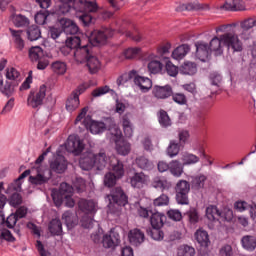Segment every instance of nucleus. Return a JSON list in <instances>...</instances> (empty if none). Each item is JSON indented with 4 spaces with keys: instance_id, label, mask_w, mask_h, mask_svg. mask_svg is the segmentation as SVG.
<instances>
[{
    "instance_id": "nucleus-1",
    "label": "nucleus",
    "mask_w": 256,
    "mask_h": 256,
    "mask_svg": "<svg viewBox=\"0 0 256 256\" xmlns=\"http://www.w3.org/2000/svg\"><path fill=\"white\" fill-rule=\"evenodd\" d=\"M59 1L61 3L59 13L65 15V13H69L71 9H74L76 13H82V15H78V18L85 27L93 21V16L89 13H97V10L99 9L97 3L91 0H79L78 2H75V0Z\"/></svg>"
},
{
    "instance_id": "nucleus-2",
    "label": "nucleus",
    "mask_w": 256,
    "mask_h": 256,
    "mask_svg": "<svg viewBox=\"0 0 256 256\" xmlns=\"http://www.w3.org/2000/svg\"><path fill=\"white\" fill-rule=\"evenodd\" d=\"M223 45L227 49H232L234 53H241L243 51V42L235 32H227L219 37L212 38L208 47L211 53L214 52L216 55H222Z\"/></svg>"
},
{
    "instance_id": "nucleus-3",
    "label": "nucleus",
    "mask_w": 256,
    "mask_h": 256,
    "mask_svg": "<svg viewBox=\"0 0 256 256\" xmlns=\"http://www.w3.org/2000/svg\"><path fill=\"white\" fill-rule=\"evenodd\" d=\"M79 165L83 171H91L93 167L97 171H103L109 165V157L104 152L95 154L93 152H86L81 155Z\"/></svg>"
},
{
    "instance_id": "nucleus-4",
    "label": "nucleus",
    "mask_w": 256,
    "mask_h": 256,
    "mask_svg": "<svg viewBox=\"0 0 256 256\" xmlns=\"http://www.w3.org/2000/svg\"><path fill=\"white\" fill-rule=\"evenodd\" d=\"M108 169H111L113 172H108L104 177V185L106 187H114L117 183V179H121L123 175H125V168L123 162H121L117 157L111 156L109 157Z\"/></svg>"
},
{
    "instance_id": "nucleus-5",
    "label": "nucleus",
    "mask_w": 256,
    "mask_h": 256,
    "mask_svg": "<svg viewBox=\"0 0 256 256\" xmlns=\"http://www.w3.org/2000/svg\"><path fill=\"white\" fill-rule=\"evenodd\" d=\"M111 140L116 143V151L118 155L127 156L131 153V144L125 140H122L123 133L117 124L112 122V126L109 127Z\"/></svg>"
},
{
    "instance_id": "nucleus-6",
    "label": "nucleus",
    "mask_w": 256,
    "mask_h": 256,
    "mask_svg": "<svg viewBox=\"0 0 256 256\" xmlns=\"http://www.w3.org/2000/svg\"><path fill=\"white\" fill-rule=\"evenodd\" d=\"M115 31L111 28H101L100 30H94L88 36V41L93 47L99 45H105L109 37H113Z\"/></svg>"
},
{
    "instance_id": "nucleus-7",
    "label": "nucleus",
    "mask_w": 256,
    "mask_h": 256,
    "mask_svg": "<svg viewBox=\"0 0 256 256\" xmlns=\"http://www.w3.org/2000/svg\"><path fill=\"white\" fill-rule=\"evenodd\" d=\"M176 201L178 205H189V191H191V184L187 180H180L176 187Z\"/></svg>"
},
{
    "instance_id": "nucleus-8",
    "label": "nucleus",
    "mask_w": 256,
    "mask_h": 256,
    "mask_svg": "<svg viewBox=\"0 0 256 256\" xmlns=\"http://www.w3.org/2000/svg\"><path fill=\"white\" fill-rule=\"evenodd\" d=\"M107 123L109 124H105L101 121L89 120V118L84 119V124L89 128L92 135H100V133H104L106 129L109 131V127H113V124L115 125V121H113V119H108Z\"/></svg>"
},
{
    "instance_id": "nucleus-9",
    "label": "nucleus",
    "mask_w": 256,
    "mask_h": 256,
    "mask_svg": "<svg viewBox=\"0 0 256 256\" xmlns=\"http://www.w3.org/2000/svg\"><path fill=\"white\" fill-rule=\"evenodd\" d=\"M34 171L36 172V175L29 176V182L32 185H47L51 177H53V173H51V170H49V168L41 169L40 167H38Z\"/></svg>"
},
{
    "instance_id": "nucleus-10",
    "label": "nucleus",
    "mask_w": 256,
    "mask_h": 256,
    "mask_svg": "<svg viewBox=\"0 0 256 256\" xmlns=\"http://www.w3.org/2000/svg\"><path fill=\"white\" fill-rule=\"evenodd\" d=\"M129 77L133 79L134 84L142 93H149V90L153 88V81H151V79L148 77L137 75L135 70H132L129 73Z\"/></svg>"
},
{
    "instance_id": "nucleus-11",
    "label": "nucleus",
    "mask_w": 256,
    "mask_h": 256,
    "mask_svg": "<svg viewBox=\"0 0 256 256\" xmlns=\"http://www.w3.org/2000/svg\"><path fill=\"white\" fill-rule=\"evenodd\" d=\"M47 95V86L41 85L39 90L36 92L31 91L28 96V105L33 109H37L40 105H43V99Z\"/></svg>"
},
{
    "instance_id": "nucleus-12",
    "label": "nucleus",
    "mask_w": 256,
    "mask_h": 256,
    "mask_svg": "<svg viewBox=\"0 0 256 256\" xmlns=\"http://www.w3.org/2000/svg\"><path fill=\"white\" fill-rule=\"evenodd\" d=\"M47 95V86L41 85L39 90L36 92L31 91L28 96V105L33 109H37L40 105H43V99Z\"/></svg>"
},
{
    "instance_id": "nucleus-13",
    "label": "nucleus",
    "mask_w": 256,
    "mask_h": 256,
    "mask_svg": "<svg viewBox=\"0 0 256 256\" xmlns=\"http://www.w3.org/2000/svg\"><path fill=\"white\" fill-rule=\"evenodd\" d=\"M83 149L85 146L79 136L77 135H70L66 142V150L68 153H73V155H81L83 153Z\"/></svg>"
},
{
    "instance_id": "nucleus-14",
    "label": "nucleus",
    "mask_w": 256,
    "mask_h": 256,
    "mask_svg": "<svg viewBox=\"0 0 256 256\" xmlns=\"http://www.w3.org/2000/svg\"><path fill=\"white\" fill-rule=\"evenodd\" d=\"M69 165V162H67V159L63 155H57L54 159L50 161V169L51 173H58L61 175V173H65L67 171V167Z\"/></svg>"
},
{
    "instance_id": "nucleus-15",
    "label": "nucleus",
    "mask_w": 256,
    "mask_h": 256,
    "mask_svg": "<svg viewBox=\"0 0 256 256\" xmlns=\"http://www.w3.org/2000/svg\"><path fill=\"white\" fill-rule=\"evenodd\" d=\"M72 195H73V186L69 185L67 182H63L60 184L58 198H57V194L55 193L52 194V198L54 203H56V205H61V203H63L64 197H72Z\"/></svg>"
},
{
    "instance_id": "nucleus-16",
    "label": "nucleus",
    "mask_w": 256,
    "mask_h": 256,
    "mask_svg": "<svg viewBox=\"0 0 256 256\" xmlns=\"http://www.w3.org/2000/svg\"><path fill=\"white\" fill-rule=\"evenodd\" d=\"M129 182L133 189H143L149 183V175L143 172H136L129 177Z\"/></svg>"
},
{
    "instance_id": "nucleus-17",
    "label": "nucleus",
    "mask_w": 256,
    "mask_h": 256,
    "mask_svg": "<svg viewBox=\"0 0 256 256\" xmlns=\"http://www.w3.org/2000/svg\"><path fill=\"white\" fill-rule=\"evenodd\" d=\"M240 27L242 29L240 37H242L244 41L251 39V35H252L251 29H253V27H256V17H250L245 19L240 23Z\"/></svg>"
},
{
    "instance_id": "nucleus-18",
    "label": "nucleus",
    "mask_w": 256,
    "mask_h": 256,
    "mask_svg": "<svg viewBox=\"0 0 256 256\" xmlns=\"http://www.w3.org/2000/svg\"><path fill=\"white\" fill-rule=\"evenodd\" d=\"M152 95L156 99H169L173 95V87L169 84L165 86L155 85L152 88Z\"/></svg>"
},
{
    "instance_id": "nucleus-19",
    "label": "nucleus",
    "mask_w": 256,
    "mask_h": 256,
    "mask_svg": "<svg viewBox=\"0 0 256 256\" xmlns=\"http://www.w3.org/2000/svg\"><path fill=\"white\" fill-rule=\"evenodd\" d=\"M73 56L77 63H87L89 57H91V45L84 44L82 47L73 51Z\"/></svg>"
},
{
    "instance_id": "nucleus-20",
    "label": "nucleus",
    "mask_w": 256,
    "mask_h": 256,
    "mask_svg": "<svg viewBox=\"0 0 256 256\" xmlns=\"http://www.w3.org/2000/svg\"><path fill=\"white\" fill-rule=\"evenodd\" d=\"M121 243V237L119 233L111 230L109 234H105L102 239V244L105 249H113V247H117Z\"/></svg>"
},
{
    "instance_id": "nucleus-21",
    "label": "nucleus",
    "mask_w": 256,
    "mask_h": 256,
    "mask_svg": "<svg viewBox=\"0 0 256 256\" xmlns=\"http://www.w3.org/2000/svg\"><path fill=\"white\" fill-rule=\"evenodd\" d=\"M111 197L113 203L119 205L120 207H125L129 200L127 198V194L123 191L121 187H116L111 191Z\"/></svg>"
},
{
    "instance_id": "nucleus-22",
    "label": "nucleus",
    "mask_w": 256,
    "mask_h": 256,
    "mask_svg": "<svg viewBox=\"0 0 256 256\" xmlns=\"http://www.w3.org/2000/svg\"><path fill=\"white\" fill-rule=\"evenodd\" d=\"M59 24L60 27H62V31L66 35H77V33H79V26H77V24L70 19L61 18L59 20Z\"/></svg>"
},
{
    "instance_id": "nucleus-23",
    "label": "nucleus",
    "mask_w": 256,
    "mask_h": 256,
    "mask_svg": "<svg viewBox=\"0 0 256 256\" xmlns=\"http://www.w3.org/2000/svg\"><path fill=\"white\" fill-rule=\"evenodd\" d=\"M196 47V57L200 61H207L209 59V56L211 55V49L209 48V45L205 42H196L195 43Z\"/></svg>"
},
{
    "instance_id": "nucleus-24",
    "label": "nucleus",
    "mask_w": 256,
    "mask_h": 256,
    "mask_svg": "<svg viewBox=\"0 0 256 256\" xmlns=\"http://www.w3.org/2000/svg\"><path fill=\"white\" fill-rule=\"evenodd\" d=\"M14 47L17 51H23L25 49V40H23V30H15L9 28Z\"/></svg>"
},
{
    "instance_id": "nucleus-25",
    "label": "nucleus",
    "mask_w": 256,
    "mask_h": 256,
    "mask_svg": "<svg viewBox=\"0 0 256 256\" xmlns=\"http://www.w3.org/2000/svg\"><path fill=\"white\" fill-rule=\"evenodd\" d=\"M78 207L80 211L85 213V215H93L97 211V205L93 200L80 199L78 202Z\"/></svg>"
},
{
    "instance_id": "nucleus-26",
    "label": "nucleus",
    "mask_w": 256,
    "mask_h": 256,
    "mask_svg": "<svg viewBox=\"0 0 256 256\" xmlns=\"http://www.w3.org/2000/svg\"><path fill=\"white\" fill-rule=\"evenodd\" d=\"M135 163L139 169H142V171H153V169H155L153 161L149 160V158L145 156H138L135 159Z\"/></svg>"
},
{
    "instance_id": "nucleus-27",
    "label": "nucleus",
    "mask_w": 256,
    "mask_h": 256,
    "mask_svg": "<svg viewBox=\"0 0 256 256\" xmlns=\"http://www.w3.org/2000/svg\"><path fill=\"white\" fill-rule=\"evenodd\" d=\"M166 221L167 216L159 212L152 214L150 217V225L152 226V229H161Z\"/></svg>"
},
{
    "instance_id": "nucleus-28",
    "label": "nucleus",
    "mask_w": 256,
    "mask_h": 256,
    "mask_svg": "<svg viewBox=\"0 0 256 256\" xmlns=\"http://www.w3.org/2000/svg\"><path fill=\"white\" fill-rule=\"evenodd\" d=\"M129 240L132 245L137 247L141 245L143 241H145V233H143V231L140 229H133L129 232Z\"/></svg>"
},
{
    "instance_id": "nucleus-29",
    "label": "nucleus",
    "mask_w": 256,
    "mask_h": 256,
    "mask_svg": "<svg viewBox=\"0 0 256 256\" xmlns=\"http://www.w3.org/2000/svg\"><path fill=\"white\" fill-rule=\"evenodd\" d=\"M151 186L154 189H158V191H169L171 189V183L169 181L161 178V177H155L152 180Z\"/></svg>"
},
{
    "instance_id": "nucleus-30",
    "label": "nucleus",
    "mask_w": 256,
    "mask_h": 256,
    "mask_svg": "<svg viewBox=\"0 0 256 256\" xmlns=\"http://www.w3.org/2000/svg\"><path fill=\"white\" fill-rule=\"evenodd\" d=\"M48 230L50 231L51 235H62L63 233V224L61 223L60 219H52L48 225Z\"/></svg>"
},
{
    "instance_id": "nucleus-31",
    "label": "nucleus",
    "mask_w": 256,
    "mask_h": 256,
    "mask_svg": "<svg viewBox=\"0 0 256 256\" xmlns=\"http://www.w3.org/2000/svg\"><path fill=\"white\" fill-rule=\"evenodd\" d=\"M195 239L201 247H209V234L203 229H198L195 233Z\"/></svg>"
},
{
    "instance_id": "nucleus-32",
    "label": "nucleus",
    "mask_w": 256,
    "mask_h": 256,
    "mask_svg": "<svg viewBox=\"0 0 256 256\" xmlns=\"http://www.w3.org/2000/svg\"><path fill=\"white\" fill-rule=\"evenodd\" d=\"M242 247L246 251H255L256 249V239L255 236L246 235L241 239Z\"/></svg>"
},
{
    "instance_id": "nucleus-33",
    "label": "nucleus",
    "mask_w": 256,
    "mask_h": 256,
    "mask_svg": "<svg viewBox=\"0 0 256 256\" xmlns=\"http://www.w3.org/2000/svg\"><path fill=\"white\" fill-rule=\"evenodd\" d=\"M51 17H53V14L49 13V11H40L35 15V22L37 25H47L51 21Z\"/></svg>"
},
{
    "instance_id": "nucleus-34",
    "label": "nucleus",
    "mask_w": 256,
    "mask_h": 256,
    "mask_svg": "<svg viewBox=\"0 0 256 256\" xmlns=\"http://www.w3.org/2000/svg\"><path fill=\"white\" fill-rule=\"evenodd\" d=\"M191 51V48L187 44H182L178 46L173 52H172V57L173 59H176L179 61V59H183L187 53Z\"/></svg>"
},
{
    "instance_id": "nucleus-35",
    "label": "nucleus",
    "mask_w": 256,
    "mask_h": 256,
    "mask_svg": "<svg viewBox=\"0 0 256 256\" xmlns=\"http://www.w3.org/2000/svg\"><path fill=\"white\" fill-rule=\"evenodd\" d=\"M86 65L92 75L98 73L99 69H101V62L95 56L89 57L86 62Z\"/></svg>"
},
{
    "instance_id": "nucleus-36",
    "label": "nucleus",
    "mask_w": 256,
    "mask_h": 256,
    "mask_svg": "<svg viewBox=\"0 0 256 256\" xmlns=\"http://www.w3.org/2000/svg\"><path fill=\"white\" fill-rule=\"evenodd\" d=\"M206 217L209 221H219V217H223V213L216 206L206 208Z\"/></svg>"
},
{
    "instance_id": "nucleus-37",
    "label": "nucleus",
    "mask_w": 256,
    "mask_h": 256,
    "mask_svg": "<svg viewBox=\"0 0 256 256\" xmlns=\"http://www.w3.org/2000/svg\"><path fill=\"white\" fill-rule=\"evenodd\" d=\"M122 127L124 130L125 137H128V138L133 137V124L131 123L129 116L124 115L122 117Z\"/></svg>"
},
{
    "instance_id": "nucleus-38",
    "label": "nucleus",
    "mask_w": 256,
    "mask_h": 256,
    "mask_svg": "<svg viewBox=\"0 0 256 256\" xmlns=\"http://www.w3.org/2000/svg\"><path fill=\"white\" fill-rule=\"evenodd\" d=\"M180 73L182 75H195V73H197V64L193 62H185L180 67Z\"/></svg>"
},
{
    "instance_id": "nucleus-39",
    "label": "nucleus",
    "mask_w": 256,
    "mask_h": 256,
    "mask_svg": "<svg viewBox=\"0 0 256 256\" xmlns=\"http://www.w3.org/2000/svg\"><path fill=\"white\" fill-rule=\"evenodd\" d=\"M183 167V164H181L179 160H173L170 162L169 171L174 177H181V175H183Z\"/></svg>"
},
{
    "instance_id": "nucleus-40",
    "label": "nucleus",
    "mask_w": 256,
    "mask_h": 256,
    "mask_svg": "<svg viewBox=\"0 0 256 256\" xmlns=\"http://www.w3.org/2000/svg\"><path fill=\"white\" fill-rule=\"evenodd\" d=\"M79 97L77 94H71V96L66 101V109L70 113H73L76 109L79 108Z\"/></svg>"
},
{
    "instance_id": "nucleus-41",
    "label": "nucleus",
    "mask_w": 256,
    "mask_h": 256,
    "mask_svg": "<svg viewBox=\"0 0 256 256\" xmlns=\"http://www.w3.org/2000/svg\"><path fill=\"white\" fill-rule=\"evenodd\" d=\"M181 161H183V166L185 167V165H195L196 163H199L200 159L199 156L195 154L184 152L182 154Z\"/></svg>"
},
{
    "instance_id": "nucleus-42",
    "label": "nucleus",
    "mask_w": 256,
    "mask_h": 256,
    "mask_svg": "<svg viewBox=\"0 0 256 256\" xmlns=\"http://www.w3.org/2000/svg\"><path fill=\"white\" fill-rule=\"evenodd\" d=\"M29 41H37L41 37V29L37 25H32L27 29Z\"/></svg>"
},
{
    "instance_id": "nucleus-43",
    "label": "nucleus",
    "mask_w": 256,
    "mask_h": 256,
    "mask_svg": "<svg viewBox=\"0 0 256 256\" xmlns=\"http://www.w3.org/2000/svg\"><path fill=\"white\" fill-rule=\"evenodd\" d=\"M148 71L150 75H157L163 71V64L159 60H152L148 63Z\"/></svg>"
},
{
    "instance_id": "nucleus-44",
    "label": "nucleus",
    "mask_w": 256,
    "mask_h": 256,
    "mask_svg": "<svg viewBox=\"0 0 256 256\" xmlns=\"http://www.w3.org/2000/svg\"><path fill=\"white\" fill-rule=\"evenodd\" d=\"M62 220L68 227V229H73L74 226L77 225V220H75V215L71 213V211H66L62 215Z\"/></svg>"
},
{
    "instance_id": "nucleus-45",
    "label": "nucleus",
    "mask_w": 256,
    "mask_h": 256,
    "mask_svg": "<svg viewBox=\"0 0 256 256\" xmlns=\"http://www.w3.org/2000/svg\"><path fill=\"white\" fill-rule=\"evenodd\" d=\"M12 22L15 27H27L29 25V18L21 14L12 15Z\"/></svg>"
},
{
    "instance_id": "nucleus-46",
    "label": "nucleus",
    "mask_w": 256,
    "mask_h": 256,
    "mask_svg": "<svg viewBox=\"0 0 256 256\" xmlns=\"http://www.w3.org/2000/svg\"><path fill=\"white\" fill-rule=\"evenodd\" d=\"M43 57V48L35 46L29 49V58L31 61H40Z\"/></svg>"
},
{
    "instance_id": "nucleus-47",
    "label": "nucleus",
    "mask_w": 256,
    "mask_h": 256,
    "mask_svg": "<svg viewBox=\"0 0 256 256\" xmlns=\"http://www.w3.org/2000/svg\"><path fill=\"white\" fill-rule=\"evenodd\" d=\"M158 121L161 127H164V128L171 127V124H172L171 118L169 117V114H167V111L165 110H160Z\"/></svg>"
},
{
    "instance_id": "nucleus-48",
    "label": "nucleus",
    "mask_w": 256,
    "mask_h": 256,
    "mask_svg": "<svg viewBox=\"0 0 256 256\" xmlns=\"http://www.w3.org/2000/svg\"><path fill=\"white\" fill-rule=\"evenodd\" d=\"M15 87H17V84L6 81L4 87L0 89V92L5 95V97H13Z\"/></svg>"
},
{
    "instance_id": "nucleus-49",
    "label": "nucleus",
    "mask_w": 256,
    "mask_h": 256,
    "mask_svg": "<svg viewBox=\"0 0 256 256\" xmlns=\"http://www.w3.org/2000/svg\"><path fill=\"white\" fill-rule=\"evenodd\" d=\"M81 43H83V41H81L79 36H71L66 39V45H68L74 51H77L79 47H83L81 46Z\"/></svg>"
},
{
    "instance_id": "nucleus-50",
    "label": "nucleus",
    "mask_w": 256,
    "mask_h": 256,
    "mask_svg": "<svg viewBox=\"0 0 256 256\" xmlns=\"http://www.w3.org/2000/svg\"><path fill=\"white\" fill-rule=\"evenodd\" d=\"M186 11H209V4H201L198 2L189 3L186 5Z\"/></svg>"
},
{
    "instance_id": "nucleus-51",
    "label": "nucleus",
    "mask_w": 256,
    "mask_h": 256,
    "mask_svg": "<svg viewBox=\"0 0 256 256\" xmlns=\"http://www.w3.org/2000/svg\"><path fill=\"white\" fill-rule=\"evenodd\" d=\"M205 181H207V177L205 175L196 176L192 180V189L199 191V189H203L205 187Z\"/></svg>"
},
{
    "instance_id": "nucleus-52",
    "label": "nucleus",
    "mask_w": 256,
    "mask_h": 256,
    "mask_svg": "<svg viewBox=\"0 0 256 256\" xmlns=\"http://www.w3.org/2000/svg\"><path fill=\"white\" fill-rule=\"evenodd\" d=\"M185 215L191 225H196V223H199V212H197V209L190 208Z\"/></svg>"
},
{
    "instance_id": "nucleus-53",
    "label": "nucleus",
    "mask_w": 256,
    "mask_h": 256,
    "mask_svg": "<svg viewBox=\"0 0 256 256\" xmlns=\"http://www.w3.org/2000/svg\"><path fill=\"white\" fill-rule=\"evenodd\" d=\"M52 69L57 75H65L67 72V64H65V62L56 61L52 63Z\"/></svg>"
},
{
    "instance_id": "nucleus-54",
    "label": "nucleus",
    "mask_w": 256,
    "mask_h": 256,
    "mask_svg": "<svg viewBox=\"0 0 256 256\" xmlns=\"http://www.w3.org/2000/svg\"><path fill=\"white\" fill-rule=\"evenodd\" d=\"M179 151H181V145L175 141H171L167 148L169 157H177V155H179Z\"/></svg>"
},
{
    "instance_id": "nucleus-55",
    "label": "nucleus",
    "mask_w": 256,
    "mask_h": 256,
    "mask_svg": "<svg viewBox=\"0 0 256 256\" xmlns=\"http://www.w3.org/2000/svg\"><path fill=\"white\" fill-rule=\"evenodd\" d=\"M154 207H167L169 205V196L167 194H161L153 201Z\"/></svg>"
},
{
    "instance_id": "nucleus-56",
    "label": "nucleus",
    "mask_w": 256,
    "mask_h": 256,
    "mask_svg": "<svg viewBox=\"0 0 256 256\" xmlns=\"http://www.w3.org/2000/svg\"><path fill=\"white\" fill-rule=\"evenodd\" d=\"M148 235H150L154 241H163L165 237L161 228H152L151 230H148Z\"/></svg>"
},
{
    "instance_id": "nucleus-57",
    "label": "nucleus",
    "mask_w": 256,
    "mask_h": 256,
    "mask_svg": "<svg viewBox=\"0 0 256 256\" xmlns=\"http://www.w3.org/2000/svg\"><path fill=\"white\" fill-rule=\"evenodd\" d=\"M118 33H125L126 37H129L130 39H132V41H136V43H139L143 40V36H141V33L135 31L134 33L129 32V31H125L123 29H119Z\"/></svg>"
},
{
    "instance_id": "nucleus-58",
    "label": "nucleus",
    "mask_w": 256,
    "mask_h": 256,
    "mask_svg": "<svg viewBox=\"0 0 256 256\" xmlns=\"http://www.w3.org/2000/svg\"><path fill=\"white\" fill-rule=\"evenodd\" d=\"M178 256H195V248L184 245L178 249Z\"/></svg>"
},
{
    "instance_id": "nucleus-59",
    "label": "nucleus",
    "mask_w": 256,
    "mask_h": 256,
    "mask_svg": "<svg viewBox=\"0 0 256 256\" xmlns=\"http://www.w3.org/2000/svg\"><path fill=\"white\" fill-rule=\"evenodd\" d=\"M93 223H95V220L90 214H85L81 219V225L84 229H93Z\"/></svg>"
},
{
    "instance_id": "nucleus-60",
    "label": "nucleus",
    "mask_w": 256,
    "mask_h": 256,
    "mask_svg": "<svg viewBox=\"0 0 256 256\" xmlns=\"http://www.w3.org/2000/svg\"><path fill=\"white\" fill-rule=\"evenodd\" d=\"M172 100L174 103H177V105H187V96L183 93H173L172 91Z\"/></svg>"
},
{
    "instance_id": "nucleus-61",
    "label": "nucleus",
    "mask_w": 256,
    "mask_h": 256,
    "mask_svg": "<svg viewBox=\"0 0 256 256\" xmlns=\"http://www.w3.org/2000/svg\"><path fill=\"white\" fill-rule=\"evenodd\" d=\"M237 7H239V0H227L221 6V9H225V11H237Z\"/></svg>"
},
{
    "instance_id": "nucleus-62",
    "label": "nucleus",
    "mask_w": 256,
    "mask_h": 256,
    "mask_svg": "<svg viewBox=\"0 0 256 256\" xmlns=\"http://www.w3.org/2000/svg\"><path fill=\"white\" fill-rule=\"evenodd\" d=\"M165 69H166V73L170 77H177V75L179 73V69L177 68V66L172 64L171 61L166 62Z\"/></svg>"
},
{
    "instance_id": "nucleus-63",
    "label": "nucleus",
    "mask_w": 256,
    "mask_h": 256,
    "mask_svg": "<svg viewBox=\"0 0 256 256\" xmlns=\"http://www.w3.org/2000/svg\"><path fill=\"white\" fill-rule=\"evenodd\" d=\"M167 217L172 221H181V219H183V214H181V211L179 210L170 209L167 211Z\"/></svg>"
},
{
    "instance_id": "nucleus-64",
    "label": "nucleus",
    "mask_w": 256,
    "mask_h": 256,
    "mask_svg": "<svg viewBox=\"0 0 256 256\" xmlns=\"http://www.w3.org/2000/svg\"><path fill=\"white\" fill-rule=\"evenodd\" d=\"M220 256H233V247L229 244L223 245L219 250Z\"/></svg>"
}]
</instances>
